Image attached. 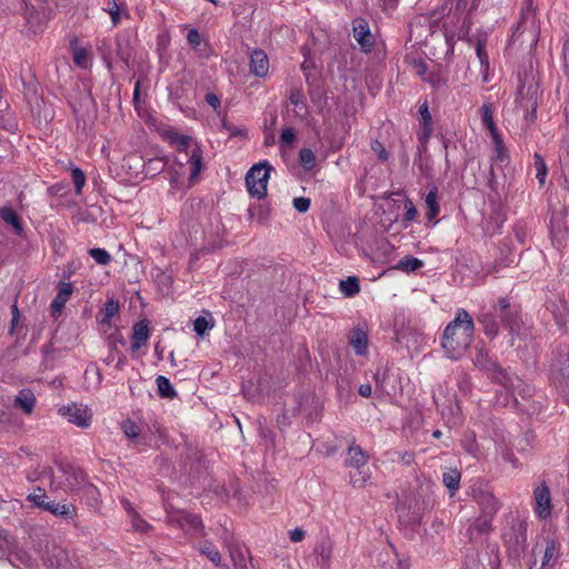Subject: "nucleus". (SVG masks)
<instances>
[{
    "label": "nucleus",
    "mask_w": 569,
    "mask_h": 569,
    "mask_svg": "<svg viewBox=\"0 0 569 569\" xmlns=\"http://www.w3.org/2000/svg\"><path fill=\"white\" fill-rule=\"evenodd\" d=\"M475 323L465 309H458L442 336V348L451 359H460L473 340Z\"/></svg>",
    "instance_id": "f257e3e1"
},
{
    "label": "nucleus",
    "mask_w": 569,
    "mask_h": 569,
    "mask_svg": "<svg viewBox=\"0 0 569 569\" xmlns=\"http://www.w3.org/2000/svg\"><path fill=\"white\" fill-rule=\"evenodd\" d=\"M497 318H500L508 328L511 345H515L516 337L527 336L528 328L525 327L519 311L516 308H511L506 298L498 300L493 312L483 313L478 319L479 323L483 326L485 333L490 338H495L499 332Z\"/></svg>",
    "instance_id": "f03ea898"
},
{
    "label": "nucleus",
    "mask_w": 569,
    "mask_h": 569,
    "mask_svg": "<svg viewBox=\"0 0 569 569\" xmlns=\"http://www.w3.org/2000/svg\"><path fill=\"white\" fill-rule=\"evenodd\" d=\"M369 456L360 446L350 445L347 450L346 467L352 469L349 473L352 487L361 488L370 479V472L366 470Z\"/></svg>",
    "instance_id": "7ed1b4c3"
},
{
    "label": "nucleus",
    "mask_w": 569,
    "mask_h": 569,
    "mask_svg": "<svg viewBox=\"0 0 569 569\" xmlns=\"http://www.w3.org/2000/svg\"><path fill=\"white\" fill-rule=\"evenodd\" d=\"M272 167L268 161H261L250 168L246 174V186L249 194L257 199L267 196V187Z\"/></svg>",
    "instance_id": "20e7f679"
},
{
    "label": "nucleus",
    "mask_w": 569,
    "mask_h": 569,
    "mask_svg": "<svg viewBox=\"0 0 569 569\" xmlns=\"http://www.w3.org/2000/svg\"><path fill=\"white\" fill-rule=\"evenodd\" d=\"M503 542L509 552L515 557H519L525 552L527 542V523L523 520L515 519L503 531Z\"/></svg>",
    "instance_id": "39448f33"
},
{
    "label": "nucleus",
    "mask_w": 569,
    "mask_h": 569,
    "mask_svg": "<svg viewBox=\"0 0 569 569\" xmlns=\"http://www.w3.org/2000/svg\"><path fill=\"white\" fill-rule=\"evenodd\" d=\"M59 415L79 428H88L92 421L91 409L83 403L72 402L58 409Z\"/></svg>",
    "instance_id": "423d86ee"
},
{
    "label": "nucleus",
    "mask_w": 569,
    "mask_h": 569,
    "mask_svg": "<svg viewBox=\"0 0 569 569\" xmlns=\"http://www.w3.org/2000/svg\"><path fill=\"white\" fill-rule=\"evenodd\" d=\"M167 519L169 525L176 526L187 533H198L202 529V522L198 516L190 515L182 510L170 509L167 510Z\"/></svg>",
    "instance_id": "0eeeda50"
},
{
    "label": "nucleus",
    "mask_w": 569,
    "mask_h": 569,
    "mask_svg": "<svg viewBox=\"0 0 569 569\" xmlns=\"http://www.w3.org/2000/svg\"><path fill=\"white\" fill-rule=\"evenodd\" d=\"M551 495L546 482H540L533 489V511L539 519H548L551 516Z\"/></svg>",
    "instance_id": "6e6552de"
},
{
    "label": "nucleus",
    "mask_w": 569,
    "mask_h": 569,
    "mask_svg": "<svg viewBox=\"0 0 569 569\" xmlns=\"http://www.w3.org/2000/svg\"><path fill=\"white\" fill-rule=\"evenodd\" d=\"M478 7V0H472L469 7V0H457L455 17L461 20V26L457 31L458 39H466L471 30L470 13Z\"/></svg>",
    "instance_id": "1a4fd4ad"
},
{
    "label": "nucleus",
    "mask_w": 569,
    "mask_h": 569,
    "mask_svg": "<svg viewBox=\"0 0 569 569\" xmlns=\"http://www.w3.org/2000/svg\"><path fill=\"white\" fill-rule=\"evenodd\" d=\"M43 562L48 568L73 569V563L70 561L67 551L57 546L47 547Z\"/></svg>",
    "instance_id": "9d476101"
},
{
    "label": "nucleus",
    "mask_w": 569,
    "mask_h": 569,
    "mask_svg": "<svg viewBox=\"0 0 569 569\" xmlns=\"http://www.w3.org/2000/svg\"><path fill=\"white\" fill-rule=\"evenodd\" d=\"M229 556L234 569H253L247 548L237 542L226 541Z\"/></svg>",
    "instance_id": "9b49d317"
},
{
    "label": "nucleus",
    "mask_w": 569,
    "mask_h": 569,
    "mask_svg": "<svg viewBox=\"0 0 569 569\" xmlns=\"http://www.w3.org/2000/svg\"><path fill=\"white\" fill-rule=\"evenodd\" d=\"M57 472L60 475H53V479L51 481L52 489H59L62 486H66L68 490L74 491L77 489V485L79 483V478L82 479L81 473L69 471L62 467H59Z\"/></svg>",
    "instance_id": "f8f14e48"
},
{
    "label": "nucleus",
    "mask_w": 569,
    "mask_h": 569,
    "mask_svg": "<svg viewBox=\"0 0 569 569\" xmlns=\"http://www.w3.org/2000/svg\"><path fill=\"white\" fill-rule=\"evenodd\" d=\"M353 38L366 52L370 51L373 47V36L370 32L368 23L363 19H356L353 21Z\"/></svg>",
    "instance_id": "ddd939ff"
},
{
    "label": "nucleus",
    "mask_w": 569,
    "mask_h": 569,
    "mask_svg": "<svg viewBox=\"0 0 569 569\" xmlns=\"http://www.w3.org/2000/svg\"><path fill=\"white\" fill-rule=\"evenodd\" d=\"M315 553L317 556V563L321 569H330L333 553V542L331 539L328 537L320 539L315 548Z\"/></svg>",
    "instance_id": "4468645a"
},
{
    "label": "nucleus",
    "mask_w": 569,
    "mask_h": 569,
    "mask_svg": "<svg viewBox=\"0 0 569 569\" xmlns=\"http://www.w3.org/2000/svg\"><path fill=\"white\" fill-rule=\"evenodd\" d=\"M250 71L256 77H266L269 72V59L267 53L261 49H256L250 56Z\"/></svg>",
    "instance_id": "2eb2a0df"
},
{
    "label": "nucleus",
    "mask_w": 569,
    "mask_h": 569,
    "mask_svg": "<svg viewBox=\"0 0 569 569\" xmlns=\"http://www.w3.org/2000/svg\"><path fill=\"white\" fill-rule=\"evenodd\" d=\"M561 555V545L556 539H550L546 543L540 569H552Z\"/></svg>",
    "instance_id": "dca6fc26"
},
{
    "label": "nucleus",
    "mask_w": 569,
    "mask_h": 569,
    "mask_svg": "<svg viewBox=\"0 0 569 569\" xmlns=\"http://www.w3.org/2000/svg\"><path fill=\"white\" fill-rule=\"evenodd\" d=\"M149 336V325L146 320H141L134 323L131 335V349L133 351L139 350L142 346L147 343Z\"/></svg>",
    "instance_id": "f3484780"
},
{
    "label": "nucleus",
    "mask_w": 569,
    "mask_h": 569,
    "mask_svg": "<svg viewBox=\"0 0 569 569\" xmlns=\"http://www.w3.org/2000/svg\"><path fill=\"white\" fill-rule=\"evenodd\" d=\"M46 511L50 512L51 515L56 517H60L63 519H71L76 517L77 509L72 503L67 502H48L47 506H44Z\"/></svg>",
    "instance_id": "a211bd4d"
},
{
    "label": "nucleus",
    "mask_w": 569,
    "mask_h": 569,
    "mask_svg": "<svg viewBox=\"0 0 569 569\" xmlns=\"http://www.w3.org/2000/svg\"><path fill=\"white\" fill-rule=\"evenodd\" d=\"M349 343L357 355H366L368 349V336L361 329H353L349 336Z\"/></svg>",
    "instance_id": "6ab92c4d"
},
{
    "label": "nucleus",
    "mask_w": 569,
    "mask_h": 569,
    "mask_svg": "<svg viewBox=\"0 0 569 569\" xmlns=\"http://www.w3.org/2000/svg\"><path fill=\"white\" fill-rule=\"evenodd\" d=\"M478 505L485 516L492 517L499 509L500 503L497 498L490 492H483L478 498Z\"/></svg>",
    "instance_id": "aec40b11"
},
{
    "label": "nucleus",
    "mask_w": 569,
    "mask_h": 569,
    "mask_svg": "<svg viewBox=\"0 0 569 569\" xmlns=\"http://www.w3.org/2000/svg\"><path fill=\"white\" fill-rule=\"evenodd\" d=\"M16 407H19L24 413L30 415L36 405V397L29 389L21 390L14 399Z\"/></svg>",
    "instance_id": "412c9836"
},
{
    "label": "nucleus",
    "mask_w": 569,
    "mask_h": 569,
    "mask_svg": "<svg viewBox=\"0 0 569 569\" xmlns=\"http://www.w3.org/2000/svg\"><path fill=\"white\" fill-rule=\"evenodd\" d=\"M1 219L9 226H11L18 234H21L23 227L21 219L18 213L9 206L0 209Z\"/></svg>",
    "instance_id": "4be33fe9"
},
{
    "label": "nucleus",
    "mask_w": 569,
    "mask_h": 569,
    "mask_svg": "<svg viewBox=\"0 0 569 569\" xmlns=\"http://www.w3.org/2000/svg\"><path fill=\"white\" fill-rule=\"evenodd\" d=\"M461 473L456 469L451 468L443 472L442 482L453 496L460 487Z\"/></svg>",
    "instance_id": "5701e85b"
},
{
    "label": "nucleus",
    "mask_w": 569,
    "mask_h": 569,
    "mask_svg": "<svg viewBox=\"0 0 569 569\" xmlns=\"http://www.w3.org/2000/svg\"><path fill=\"white\" fill-rule=\"evenodd\" d=\"M8 559L10 562L16 565L17 567H22L26 569H32L31 557L22 549H19L17 546L9 553Z\"/></svg>",
    "instance_id": "b1692460"
},
{
    "label": "nucleus",
    "mask_w": 569,
    "mask_h": 569,
    "mask_svg": "<svg viewBox=\"0 0 569 569\" xmlns=\"http://www.w3.org/2000/svg\"><path fill=\"white\" fill-rule=\"evenodd\" d=\"M426 206L428 208L427 217L428 219H433L438 216L440 208L438 204V189L437 187L430 188L428 191L426 199H425Z\"/></svg>",
    "instance_id": "393cba45"
},
{
    "label": "nucleus",
    "mask_w": 569,
    "mask_h": 569,
    "mask_svg": "<svg viewBox=\"0 0 569 569\" xmlns=\"http://www.w3.org/2000/svg\"><path fill=\"white\" fill-rule=\"evenodd\" d=\"M188 162L190 164V181L194 182L202 170V154L201 151L197 148L190 154Z\"/></svg>",
    "instance_id": "a878e982"
},
{
    "label": "nucleus",
    "mask_w": 569,
    "mask_h": 569,
    "mask_svg": "<svg viewBox=\"0 0 569 569\" xmlns=\"http://www.w3.org/2000/svg\"><path fill=\"white\" fill-rule=\"evenodd\" d=\"M476 54L479 59L481 70L483 72V82H488L487 72L489 69V58L486 51V40L485 39H478L476 44Z\"/></svg>",
    "instance_id": "bb28decb"
},
{
    "label": "nucleus",
    "mask_w": 569,
    "mask_h": 569,
    "mask_svg": "<svg viewBox=\"0 0 569 569\" xmlns=\"http://www.w3.org/2000/svg\"><path fill=\"white\" fill-rule=\"evenodd\" d=\"M71 293H72V286L70 283H61V286L59 288V292L51 303V308L54 311L59 312L63 308L64 303L67 302V300L71 296Z\"/></svg>",
    "instance_id": "cd10ccee"
},
{
    "label": "nucleus",
    "mask_w": 569,
    "mask_h": 569,
    "mask_svg": "<svg viewBox=\"0 0 569 569\" xmlns=\"http://www.w3.org/2000/svg\"><path fill=\"white\" fill-rule=\"evenodd\" d=\"M422 266H423L422 260L415 258L412 256H406L398 261L396 269L405 271V272H412V271L420 269Z\"/></svg>",
    "instance_id": "c85d7f7f"
},
{
    "label": "nucleus",
    "mask_w": 569,
    "mask_h": 569,
    "mask_svg": "<svg viewBox=\"0 0 569 569\" xmlns=\"http://www.w3.org/2000/svg\"><path fill=\"white\" fill-rule=\"evenodd\" d=\"M156 383L158 388V393L162 398L172 399L177 396V392L168 378L163 376H158L156 379Z\"/></svg>",
    "instance_id": "c756f323"
},
{
    "label": "nucleus",
    "mask_w": 569,
    "mask_h": 569,
    "mask_svg": "<svg viewBox=\"0 0 569 569\" xmlns=\"http://www.w3.org/2000/svg\"><path fill=\"white\" fill-rule=\"evenodd\" d=\"M119 312V305L116 300L109 299L101 310V320L102 325H110L111 319L117 316Z\"/></svg>",
    "instance_id": "7c9ffc66"
},
{
    "label": "nucleus",
    "mask_w": 569,
    "mask_h": 569,
    "mask_svg": "<svg viewBox=\"0 0 569 569\" xmlns=\"http://www.w3.org/2000/svg\"><path fill=\"white\" fill-rule=\"evenodd\" d=\"M481 118L483 126L490 131L491 136L499 133L493 121L492 109L489 103H485L481 107Z\"/></svg>",
    "instance_id": "2f4dec72"
},
{
    "label": "nucleus",
    "mask_w": 569,
    "mask_h": 569,
    "mask_svg": "<svg viewBox=\"0 0 569 569\" xmlns=\"http://www.w3.org/2000/svg\"><path fill=\"white\" fill-rule=\"evenodd\" d=\"M202 555H204L211 562L221 569H228L227 566L221 563V555L219 550L211 543H206L200 548Z\"/></svg>",
    "instance_id": "473e14b6"
},
{
    "label": "nucleus",
    "mask_w": 569,
    "mask_h": 569,
    "mask_svg": "<svg viewBox=\"0 0 569 569\" xmlns=\"http://www.w3.org/2000/svg\"><path fill=\"white\" fill-rule=\"evenodd\" d=\"M104 11L109 13L113 26L119 24L121 17L128 14L114 0H108Z\"/></svg>",
    "instance_id": "72a5a7b5"
},
{
    "label": "nucleus",
    "mask_w": 569,
    "mask_h": 569,
    "mask_svg": "<svg viewBox=\"0 0 569 569\" xmlns=\"http://www.w3.org/2000/svg\"><path fill=\"white\" fill-rule=\"evenodd\" d=\"M495 143V157L493 160L498 162H505L508 159L507 149L503 146L502 138L499 133L491 136Z\"/></svg>",
    "instance_id": "f704fd0d"
},
{
    "label": "nucleus",
    "mask_w": 569,
    "mask_h": 569,
    "mask_svg": "<svg viewBox=\"0 0 569 569\" xmlns=\"http://www.w3.org/2000/svg\"><path fill=\"white\" fill-rule=\"evenodd\" d=\"M340 289L347 297H352L360 290L359 281L355 277H349L340 282Z\"/></svg>",
    "instance_id": "c9c22d12"
},
{
    "label": "nucleus",
    "mask_w": 569,
    "mask_h": 569,
    "mask_svg": "<svg viewBox=\"0 0 569 569\" xmlns=\"http://www.w3.org/2000/svg\"><path fill=\"white\" fill-rule=\"evenodd\" d=\"M535 160V169H536V177L539 180L540 184H543L547 177V164L543 160V158L539 153H535L533 156Z\"/></svg>",
    "instance_id": "e433bc0d"
},
{
    "label": "nucleus",
    "mask_w": 569,
    "mask_h": 569,
    "mask_svg": "<svg viewBox=\"0 0 569 569\" xmlns=\"http://www.w3.org/2000/svg\"><path fill=\"white\" fill-rule=\"evenodd\" d=\"M14 546V540L8 535V532L0 530V557H7L11 553Z\"/></svg>",
    "instance_id": "4c0bfd02"
},
{
    "label": "nucleus",
    "mask_w": 569,
    "mask_h": 569,
    "mask_svg": "<svg viewBox=\"0 0 569 569\" xmlns=\"http://www.w3.org/2000/svg\"><path fill=\"white\" fill-rule=\"evenodd\" d=\"M27 499L41 509H44V506L49 502L47 501V493L42 488L34 489L33 492L28 495Z\"/></svg>",
    "instance_id": "58836bf2"
},
{
    "label": "nucleus",
    "mask_w": 569,
    "mask_h": 569,
    "mask_svg": "<svg viewBox=\"0 0 569 569\" xmlns=\"http://www.w3.org/2000/svg\"><path fill=\"white\" fill-rule=\"evenodd\" d=\"M89 254L100 266H107L111 261L110 253L102 248H92L89 250Z\"/></svg>",
    "instance_id": "ea45409f"
},
{
    "label": "nucleus",
    "mask_w": 569,
    "mask_h": 569,
    "mask_svg": "<svg viewBox=\"0 0 569 569\" xmlns=\"http://www.w3.org/2000/svg\"><path fill=\"white\" fill-rule=\"evenodd\" d=\"M71 179H72V182L74 184V188H76V193L77 194H81L82 192V189L86 184V174L84 172L78 168V167H74L71 169Z\"/></svg>",
    "instance_id": "a19ab883"
},
{
    "label": "nucleus",
    "mask_w": 569,
    "mask_h": 569,
    "mask_svg": "<svg viewBox=\"0 0 569 569\" xmlns=\"http://www.w3.org/2000/svg\"><path fill=\"white\" fill-rule=\"evenodd\" d=\"M299 161L305 169L310 170L315 167L316 163L315 153L311 149L303 148L299 152Z\"/></svg>",
    "instance_id": "79ce46f5"
},
{
    "label": "nucleus",
    "mask_w": 569,
    "mask_h": 569,
    "mask_svg": "<svg viewBox=\"0 0 569 569\" xmlns=\"http://www.w3.org/2000/svg\"><path fill=\"white\" fill-rule=\"evenodd\" d=\"M89 51L82 47H73V61L81 68L88 67Z\"/></svg>",
    "instance_id": "37998d69"
},
{
    "label": "nucleus",
    "mask_w": 569,
    "mask_h": 569,
    "mask_svg": "<svg viewBox=\"0 0 569 569\" xmlns=\"http://www.w3.org/2000/svg\"><path fill=\"white\" fill-rule=\"evenodd\" d=\"M491 528V520L490 516H483L478 518L473 525L470 527V531H478L480 533H487L490 531Z\"/></svg>",
    "instance_id": "c03bdc74"
},
{
    "label": "nucleus",
    "mask_w": 569,
    "mask_h": 569,
    "mask_svg": "<svg viewBox=\"0 0 569 569\" xmlns=\"http://www.w3.org/2000/svg\"><path fill=\"white\" fill-rule=\"evenodd\" d=\"M213 327L204 317H198L193 322V330L200 337H203Z\"/></svg>",
    "instance_id": "a18cd8bd"
},
{
    "label": "nucleus",
    "mask_w": 569,
    "mask_h": 569,
    "mask_svg": "<svg viewBox=\"0 0 569 569\" xmlns=\"http://www.w3.org/2000/svg\"><path fill=\"white\" fill-rule=\"evenodd\" d=\"M122 430L128 438H137L140 435L139 427L130 420L123 422Z\"/></svg>",
    "instance_id": "49530a36"
},
{
    "label": "nucleus",
    "mask_w": 569,
    "mask_h": 569,
    "mask_svg": "<svg viewBox=\"0 0 569 569\" xmlns=\"http://www.w3.org/2000/svg\"><path fill=\"white\" fill-rule=\"evenodd\" d=\"M419 112H420L421 118L423 120L425 131H426L427 134H429V132L431 130V128H430V126H431V114L429 112L427 102H425L423 104L420 106Z\"/></svg>",
    "instance_id": "de8ad7c7"
},
{
    "label": "nucleus",
    "mask_w": 569,
    "mask_h": 569,
    "mask_svg": "<svg viewBox=\"0 0 569 569\" xmlns=\"http://www.w3.org/2000/svg\"><path fill=\"white\" fill-rule=\"evenodd\" d=\"M371 149H372V151L377 154V157L381 161H387L388 160L389 154H388L386 148L383 147V144L380 141L375 140L371 143Z\"/></svg>",
    "instance_id": "09e8293b"
},
{
    "label": "nucleus",
    "mask_w": 569,
    "mask_h": 569,
    "mask_svg": "<svg viewBox=\"0 0 569 569\" xmlns=\"http://www.w3.org/2000/svg\"><path fill=\"white\" fill-rule=\"evenodd\" d=\"M418 217V211L413 202L409 199L405 201V218L407 221H413Z\"/></svg>",
    "instance_id": "8fccbe9b"
},
{
    "label": "nucleus",
    "mask_w": 569,
    "mask_h": 569,
    "mask_svg": "<svg viewBox=\"0 0 569 569\" xmlns=\"http://www.w3.org/2000/svg\"><path fill=\"white\" fill-rule=\"evenodd\" d=\"M131 523L134 529L139 531H147L150 528V525L142 519L137 512H133V516L131 517Z\"/></svg>",
    "instance_id": "3c124183"
},
{
    "label": "nucleus",
    "mask_w": 569,
    "mask_h": 569,
    "mask_svg": "<svg viewBox=\"0 0 569 569\" xmlns=\"http://www.w3.org/2000/svg\"><path fill=\"white\" fill-rule=\"evenodd\" d=\"M293 207L298 212H307L310 207V199L305 197L295 198Z\"/></svg>",
    "instance_id": "603ef678"
},
{
    "label": "nucleus",
    "mask_w": 569,
    "mask_h": 569,
    "mask_svg": "<svg viewBox=\"0 0 569 569\" xmlns=\"http://www.w3.org/2000/svg\"><path fill=\"white\" fill-rule=\"evenodd\" d=\"M187 40L191 46L198 47L200 46L202 38L197 29H189L187 33Z\"/></svg>",
    "instance_id": "864d4df0"
},
{
    "label": "nucleus",
    "mask_w": 569,
    "mask_h": 569,
    "mask_svg": "<svg viewBox=\"0 0 569 569\" xmlns=\"http://www.w3.org/2000/svg\"><path fill=\"white\" fill-rule=\"evenodd\" d=\"M296 139V132L292 128H284L281 132V143L291 144Z\"/></svg>",
    "instance_id": "5fc2aeb1"
},
{
    "label": "nucleus",
    "mask_w": 569,
    "mask_h": 569,
    "mask_svg": "<svg viewBox=\"0 0 569 569\" xmlns=\"http://www.w3.org/2000/svg\"><path fill=\"white\" fill-rule=\"evenodd\" d=\"M451 417L448 419V423L452 427L461 423L460 410L458 407L450 409Z\"/></svg>",
    "instance_id": "6e6d98bb"
},
{
    "label": "nucleus",
    "mask_w": 569,
    "mask_h": 569,
    "mask_svg": "<svg viewBox=\"0 0 569 569\" xmlns=\"http://www.w3.org/2000/svg\"><path fill=\"white\" fill-rule=\"evenodd\" d=\"M118 56L124 61L128 62V60L131 57L130 50L128 48H123L120 43V40H118Z\"/></svg>",
    "instance_id": "4d7b16f0"
},
{
    "label": "nucleus",
    "mask_w": 569,
    "mask_h": 569,
    "mask_svg": "<svg viewBox=\"0 0 569 569\" xmlns=\"http://www.w3.org/2000/svg\"><path fill=\"white\" fill-rule=\"evenodd\" d=\"M305 538V531L302 529L296 528L290 531V540L292 542H300Z\"/></svg>",
    "instance_id": "13d9d810"
},
{
    "label": "nucleus",
    "mask_w": 569,
    "mask_h": 569,
    "mask_svg": "<svg viewBox=\"0 0 569 569\" xmlns=\"http://www.w3.org/2000/svg\"><path fill=\"white\" fill-rule=\"evenodd\" d=\"M226 129L228 130L229 134L232 137H243L246 134L244 129L238 128L234 126H226Z\"/></svg>",
    "instance_id": "bf43d9fd"
},
{
    "label": "nucleus",
    "mask_w": 569,
    "mask_h": 569,
    "mask_svg": "<svg viewBox=\"0 0 569 569\" xmlns=\"http://www.w3.org/2000/svg\"><path fill=\"white\" fill-rule=\"evenodd\" d=\"M173 140L176 142H178L180 150L186 149L189 146V142H190V138L187 137V136H177L176 134Z\"/></svg>",
    "instance_id": "052dcab7"
},
{
    "label": "nucleus",
    "mask_w": 569,
    "mask_h": 569,
    "mask_svg": "<svg viewBox=\"0 0 569 569\" xmlns=\"http://www.w3.org/2000/svg\"><path fill=\"white\" fill-rule=\"evenodd\" d=\"M359 395L363 398H369L372 393V388L370 385L365 383L359 387Z\"/></svg>",
    "instance_id": "680f3d73"
},
{
    "label": "nucleus",
    "mask_w": 569,
    "mask_h": 569,
    "mask_svg": "<svg viewBox=\"0 0 569 569\" xmlns=\"http://www.w3.org/2000/svg\"><path fill=\"white\" fill-rule=\"evenodd\" d=\"M121 503H122L124 510L128 512V515L130 517H132L133 512H136V511H134V508L132 507L131 502L128 499L123 498V499H121Z\"/></svg>",
    "instance_id": "e2e57ef3"
},
{
    "label": "nucleus",
    "mask_w": 569,
    "mask_h": 569,
    "mask_svg": "<svg viewBox=\"0 0 569 569\" xmlns=\"http://www.w3.org/2000/svg\"><path fill=\"white\" fill-rule=\"evenodd\" d=\"M416 72L420 76H423L427 72V64L422 61H419L415 64Z\"/></svg>",
    "instance_id": "0e129e2a"
},
{
    "label": "nucleus",
    "mask_w": 569,
    "mask_h": 569,
    "mask_svg": "<svg viewBox=\"0 0 569 569\" xmlns=\"http://www.w3.org/2000/svg\"><path fill=\"white\" fill-rule=\"evenodd\" d=\"M206 99H207V102H208L210 106H212L213 108H217V107H219V104H220L218 97H217V96H214V94H211V93H210V94H208V96H207V98H206Z\"/></svg>",
    "instance_id": "69168bd1"
},
{
    "label": "nucleus",
    "mask_w": 569,
    "mask_h": 569,
    "mask_svg": "<svg viewBox=\"0 0 569 569\" xmlns=\"http://www.w3.org/2000/svg\"><path fill=\"white\" fill-rule=\"evenodd\" d=\"M427 81H429L432 84V87L437 89L445 84V82L440 78H428Z\"/></svg>",
    "instance_id": "338daca9"
},
{
    "label": "nucleus",
    "mask_w": 569,
    "mask_h": 569,
    "mask_svg": "<svg viewBox=\"0 0 569 569\" xmlns=\"http://www.w3.org/2000/svg\"><path fill=\"white\" fill-rule=\"evenodd\" d=\"M12 315H13V320H16L19 315V310H18V307L16 303L12 306Z\"/></svg>",
    "instance_id": "774afa93"
}]
</instances>
